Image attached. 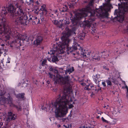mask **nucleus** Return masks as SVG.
<instances>
[{
  "instance_id": "47",
  "label": "nucleus",
  "mask_w": 128,
  "mask_h": 128,
  "mask_svg": "<svg viewBox=\"0 0 128 128\" xmlns=\"http://www.w3.org/2000/svg\"><path fill=\"white\" fill-rule=\"evenodd\" d=\"M57 126L58 128H59L60 127V124H59L58 125H57Z\"/></svg>"
},
{
  "instance_id": "40",
  "label": "nucleus",
  "mask_w": 128,
  "mask_h": 128,
  "mask_svg": "<svg viewBox=\"0 0 128 128\" xmlns=\"http://www.w3.org/2000/svg\"><path fill=\"white\" fill-rule=\"evenodd\" d=\"M59 23V22L57 20H55V21H54V24H55L58 25V24Z\"/></svg>"
},
{
  "instance_id": "20",
  "label": "nucleus",
  "mask_w": 128,
  "mask_h": 128,
  "mask_svg": "<svg viewBox=\"0 0 128 128\" xmlns=\"http://www.w3.org/2000/svg\"><path fill=\"white\" fill-rule=\"evenodd\" d=\"M76 2L74 1H72L69 3H68V5L70 8H73L76 4Z\"/></svg>"
},
{
  "instance_id": "59",
  "label": "nucleus",
  "mask_w": 128,
  "mask_h": 128,
  "mask_svg": "<svg viewBox=\"0 0 128 128\" xmlns=\"http://www.w3.org/2000/svg\"><path fill=\"white\" fill-rule=\"evenodd\" d=\"M42 49H43H43H44V47H42Z\"/></svg>"
},
{
  "instance_id": "62",
  "label": "nucleus",
  "mask_w": 128,
  "mask_h": 128,
  "mask_svg": "<svg viewBox=\"0 0 128 128\" xmlns=\"http://www.w3.org/2000/svg\"><path fill=\"white\" fill-rule=\"evenodd\" d=\"M42 110L44 109V108H42Z\"/></svg>"
},
{
  "instance_id": "5",
  "label": "nucleus",
  "mask_w": 128,
  "mask_h": 128,
  "mask_svg": "<svg viewBox=\"0 0 128 128\" xmlns=\"http://www.w3.org/2000/svg\"><path fill=\"white\" fill-rule=\"evenodd\" d=\"M80 52L81 54L82 55L84 58L91 57L92 54H93L91 52H84L83 51L82 48L80 46V45L77 43L73 45L72 47H70L67 50V54H71L75 58H77V56L79 54Z\"/></svg>"
},
{
  "instance_id": "25",
  "label": "nucleus",
  "mask_w": 128,
  "mask_h": 128,
  "mask_svg": "<svg viewBox=\"0 0 128 128\" xmlns=\"http://www.w3.org/2000/svg\"><path fill=\"white\" fill-rule=\"evenodd\" d=\"M49 68L50 70L52 72H54L55 73H56L58 72V70L54 68L52 66H50L49 67Z\"/></svg>"
},
{
  "instance_id": "58",
  "label": "nucleus",
  "mask_w": 128,
  "mask_h": 128,
  "mask_svg": "<svg viewBox=\"0 0 128 128\" xmlns=\"http://www.w3.org/2000/svg\"><path fill=\"white\" fill-rule=\"evenodd\" d=\"M127 31L128 32V26L127 27Z\"/></svg>"
},
{
  "instance_id": "41",
  "label": "nucleus",
  "mask_w": 128,
  "mask_h": 128,
  "mask_svg": "<svg viewBox=\"0 0 128 128\" xmlns=\"http://www.w3.org/2000/svg\"><path fill=\"white\" fill-rule=\"evenodd\" d=\"M7 60H8V62H7L6 63H10V58H8L7 59Z\"/></svg>"
},
{
  "instance_id": "31",
  "label": "nucleus",
  "mask_w": 128,
  "mask_h": 128,
  "mask_svg": "<svg viewBox=\"0 0 128 128\" xmlns=\"http://www.w3.org/2000/svg\"><path fill=\"white\" fill-rule=\"evenodd\" d=\"M64 115V116L61 118V119H59L58 118H57L56 117V114H55V117L56 118H57L58 120H62V122H65V120H66V118H63L64 116L65 115Z\"/></svg>"
},
{
  "instance_id": "43",
  "label": "nucleus",
  "mask_w": 128,
  "mask_h": 128,
  "mask_svg": "<svg viewBox=\"0 0 128 128\" xmlns=\"http://www.w3.org/2000/svg\"><path fill=\"white\" fill-rule=\"evenodd\" d=\"M81 84L82 86H84L86 84L85 83L83 82H82Z\"/></svg>"
},
{
  "instance_id": "29",
  "label": "nucleus",
  "mask_w": 128,
  "mask_h": 128,
  "mask_svg": "<svg viewBox=\"0 0 128 128\" xmlns=\"http://www.w3.org/2000/svg\"><path fill=\"white\" fill-rule=\"evenodd\" d=\"M32 21L33 22H36L38 21V19L37 17L36 16H32Z\"/></svg>"
},
{
  "instance_id": "19",
  "label": "nucleus",
  "mask_w": 128,
  "mask_h": 128,
  "mask_svg": "<svg viewBox=\"0 0 128 128\" xmlns=\"http://www.w3.org/2000/svg\"><path fill=\"white\" fill-rule=\"evenodd\" d=\"M44 16V15L43 14L42 15H41L40 18L38 19L37 24L39 23L40 24L44 21L45 18Z\"/></svg>"
},
{
  "instance_id": "2",
  "label": "nucleus",
  "mask_w": 128,
  "mask_h": 128,
  "mask_svg": "<svg viewBox=\"0 0 128 128\" xmlns=\"http://www.w3.org/2000/svg\"><path fill=\"white\" fill-rule=\"evenodd\" d=\"M94 1V0H91L88 4L84 9V12L81 13L82 14L86 15L84 16L85 18L83 22L80 25L81 27L90 28L92 22L95 20L94 16L96 12L90 7L93 5Z\"/></svg>"
},
{
  "instance_id": "27",
  "label": "nucleus",
  "mask_w": 128,
  "mask_h": 128,
  "mask_svg": "<svg viewBox=\"0 0 128 128\" xmlns=\"http://www.w3.org/2000/svg\"><path fill=\"white\" fill-rule=\"evenodd\" d=\"M103 54V55H104L105 56H108L109 54V51L106 50V51H104V52H102Z\"/></svg>"
},
{
  "instance_id": "55",
  "label": "nucleus",
  "mask_w": 128,
  "mask_h": 128,
  "mask_svg": "<svg viewBox=\"0 0 128 128\" xmlns=\"http://www.w3.org/2000/svg\"><path fill=\"white\" fill-rule=\"evenodd\" d=\"M1 45H2V46H4V44H2Z\"/></svg>"
},
{
  "instance_id": "36",
  "label": "nucleus",
  "mask_w": 128,
  "mask_h": 128,
  "mask_svg": "<svg viewBox=\"0 0 128 128\" xmlns=\"http://www.w3.org/2000/svg\"><path fill=\"white\" fill-rule=\"evenodd\" d=\"M48 75L49 76V77L50 78H52L53 77V74H52L50 72H49L48 74Z\"/></svg>"
},
{
  "instance_id": "8",
  "label": "nucleus",
  "mask_w": 128,
  "mask_h": 128,
  "mask_svg": "<svg viewBox=\"0 0 128 128\" xmlns=\"http://www.w3.org/2000/svg\"><path fill=\"white\" fill-rule=\"evenodd\" d=\"M2 86L0 85V89L1 88V87ZM5 94V92H2V90L0 89V102L2 101L4 104H12L13 106L15 108L18 110V111H21L22 110V107L20 106H18L14 104H12V99L10 97V95L9 93L8 94V97L7 98H6L4 97V95Z\"/></svg>"
},
{
  "instance_id": "33",
  "label": "nucleus",
  "mask_w": 128,
  "mask_h": 128,
  "mask_svg": "<svg viewBox=\"0 0 128 128\" xmlns=\"http://www.w3.org/2000/svg\"><path fill=\"white\" fill-rule=\"evenodd\" d=\"M125 88L127 89V92L126 93V97L127 98V99L128 100V88L127 85L125 86Z\"/></svg>"
},
{
  "instance_id": "64",
  "label": "nucleus",
  "mask_w": 128,
  "mask_h": 128,
  "mask_svg": "<svg viewBox=\"0 0 128 128\" xmlns=\"http://www.w3.org/2000/svg\"><path fill=\"white\" fill-rule=\"evenodd\" d=\"M104 108H105V106H104Z\"/></svg>"
},
{
  "instance_id": "26",
  "label": "nucleus",
  "mask_w": 128,
  "mask_h": 128,
  "mask_svg": "<svg viewBox=\"0 0 128 128\" xmlns=\"http://www.w3.org/2000/svg\"><path fill=\"white\" fill-rule=\"evenodd\" d=\"M70 22L69 19L66 18L65 19H63V24H70Z\"/></svg>"
},
{
  "instance_id": "51",
  "label": "nucleus",
  "mask_w": 128,
  "mask_h": 128,
  "mask_svg": "<svg viewBox=\"0 0 128 128\" xmlns=\"http://www.w3.org/2000/svg\"><path fill=\"white\" fill-rule=\"evenodd\" d=\"M72 115L71 114H70L68 115L69 116H70V117H71L72 116Z\"/></svg>"
},
{
  "instance_id": "60",
  "label": "nucleus",
  "mask_w": 128,
  "mask_h": 128,
  "mask_svg": "<svg viewBox=\"0 0 128 128\" xmlns=\"http://www.w3.org/2000/svg\"><path fill=\"white\" fill-rule=\"evenodd\" d=\"M124 84H126V83H125V82H124Z\"/></svg>"
},
{
  "instance_id": "28",
  "label": "nucleus",
  "mask_w": 128,
  "mask_h": 128,
  "mask_svg": "<svg viewBox=\"0 0 128 128\" xmlns=\"http://www.w3.org/2000/svg\"><path fill=\"white\" fill-rule=\"evenodd\" d=\"M87 86L88 87L90 88V90L92 89V88H93L94 87V86L93 84L92 83H90L89 84L87 85Z\"/></svg>"
},
{
  "instance_id": "54",
  "label": "nucleus",
  "mask_w": 128,
  "mask_h": 128,
  "mask_svg": "<svg viewBox=\"0 0 128 128\" xmlns=\"http://www.w3.org/2000/svg\"><path fill=\"white\" fill-rule=\"evenodd\" d=\"M3 124V123L2 122H1L0 123V124L1 126H2Z\"/></svg>"
},
{
  "instance_id": "15",
  "label": "nucleus",
  "mask_w": 128,
  "mask_h": 128,
  "mask_svg": "<svg viewBox=\"0 0 128 128\" xmlns=\"http://www.w3.org/2000/svg\"><path fill=\"white\" fill-rule=\"evenodd\" d=\"M91 57L92 58L93 60L95 62L99 61L100 60V56L96 54H92Z\"/></svg>"
},
{
  "instance_id": "1",
  "label": "nucleus",
  "mask_w": 128,
  "mask_h": 128,
  "mask_svg": "<svg viewBox=\"0 0 128 128\" xmlns=\"http://www.w3.org/2000/svg\"><path fill=\"white\" fill-rule=\"evenodd\" d=\"M69 97L67 94L64 92L58 95L55 101H52L50 104V109L53 110L55 109V113L56 117L60 119L68 112L67 105L69 106V108H71L74 107L73 104L74 102L71 100H70L67 99Z\"/></svg>"
},
{
  "instance_id": "44",
  "label": "nucleus",
  "mask_w": 128,
  "mask_h": 128,
  "mask_svg": "<svg viewBox=\"0 0 128 128\" xmlns=\"http://www.w3.org/2000/svg\"><path fill=\"white\" fill-rule=\"evenodd\" d=\"M63 20H60V22L61 23L62 22L63 23Z\"/></svg>"
},
{
  "instance_id": "57",
  "label": "nucleus",
  "mask_w": 128,
  "mask_h": 128,
  "mask_svg": "<svg viewBox=\"0 0 128 128\" xmlns=\"http://www.w3.org/2000/svg\"><path fill=\"white\" fill-rule=\"evenodd\" d=\"M95 89H94V88H93V89H92L94 90H96V87H95Z\"/></svg>"
},
{
  "instance_id": "56",
  "label": "nucleus",
  "mask_w": 128,
  "mask_h": 128,
  "mask_svg": "<svg viewBox=\"0 0 128 128\" xmlns=\"http://www.w3.org/2000/svg\"><path fill=\"white\" fill-rule=\"evenodd\" d=\"M26 81L27 82H28V79H26Z\"/></svg>"
},
{
  "instance_id": "37",
  "label": "nucleus",
  "mask_w": 128,
  "mask_h": 128,
  "mask_svg": "<svg viewBox=\"0 0 128 128\" xmlns=\"http://www.w3.org/2000/svg\"><path fill=\"white\" fill-rule=\"evenodd\" d=\"M84 89L85 90H90V88L88 87V86H87V85H86V87H85L84 88Z\"/></svg>"
},
{
  "instance_id": "34",
  "label": "nucleus",
  "mask_w": 128,
  "mask_h": 128,
  "mask_svg": "<svg viewBox=\"0 0 128 128\" xmlns=\"http://www.w3.org/2000/svg\"><path fill=\"white\" fill-rule=\"evenodd\" d=\"M106 82L108 85L109 86H111L112 85V83L110 81L108 80H106Z\"/></svg>"
},
{
  "instance_id": "18",
  "label": "nucleus",
  "mask_w": 128,
  "mask_h": 128,
  "mask_svg": "<svg viewBox=\"0 0 128 128\" xmlns=\"http://www.w3.org/2000/svg\"><path fill=\"white\" fill-rule=\"evenodd\" d=\"M74 70V69L73 67H72L71 68L66 69L65 72V74H66L68 73L70 74V73L72 72Z\"/></svg>"
},
{
  "instance_id": "12",
  "label": "nucleus",
  "mask_w": 128,
  "mask_h": 128,
  "mask_svg": "<svg viewBox=\"0 0 128 128\" xmlns=\"http://www.w3.org/2000/svg\"><path fill=\"white\" fill-rule=\"evenodd\" d=\"M43 38L41 36H38L34 42V44L36 46L40 45L43 40Z\"/></svg>"
},
{
  "instance_id": "61",
  "label": "nucleus",
  "mask_w": 128,
  "mask_h": 128,
  "mask_svg": "<svg viewBox=\"0 0 128 128\" xmlns=\"http://www.w3.org/2000/svg\"><path fill=\"white\" fill-rule=\"evenodd\" d=\"M28 115V114H26V116Z\"/></svg>"
},
{
  "instance_id": "10",
  "label": "nucleus",
  "mask_w": 128,
  "mask_h": 128,
  "mask_svg": "<svg viewBox=\"0 0 128 128\" xmlns=\"http://www.w3.org/2000/svg\"><path fill=\"white\" fill-rule=\"evenodd\" d=\"M70 76H67L64 77L61 76L58 78V81H56L55 83H60L61 84H63L65 86H69L70 85V83L71 82L70 80Z\"/></svg>"
},
{
  "instance_id": "11",
  "label": "nucleus",
  "mask_w": 128,
  "mask_h": 128,
  "mask_svg": "<svg viewBox=\"0 0 128 128\" xmlns=\"http://www.w3.org/2000/svg\"><path fill=\"white\" fill-rule=\"evenodd\" d=\"M7 118L6 121L8 122H10V121L14 120L16 118V116L15 114H13L11 112H8Z\"/></svg>"
},
{
  "instance_id": "6",
  "label": "nucleus",
  "mask_w": 128,
  "mask_h": 128,
  "mask_svg": "<svg viewBox=\"0 0 128 128\" xmlns=\"http://www.w3.org/2000/svg\"><path fill=\"white\" fill-rule=\"evenodd\" d=\"M15 6L18 8V10L16 12L14 15L12 16L14 17V22L16 25H20L24 24V21L27 20L28 17L24 12V10L21 6L18 5V3L16 2Z\"/></svg>"
},
{
  "instance_id": "3",
  "label": "nucleus",
  "mask_w": 128,
  "mask_h": 128,
  "mask_svg": "<svg viewBox=\"0 0 128 128\" xmlns=\"http://www.w3.org/2000/svg\"><path fill=\"white\" fill-rule=\"evenodd\" d=\"M85 14H82L80 13L77 12L74 16H71L70 18L72 25L74 26L70 30H69L63 34L62 36L61 39L62 40V42L65 41V43H66L67 40H68V43L70 41L69 37L71 35L72 32H74L76 30V26L78 22V20L81 19L84 16H85Z\"/></svg>"
},
{
  "instance_id": "39",
  "label": "nucleus",
  "mask_w": 128,
  "mask_h": 128,
  "mask_svg": "<svg viewBox=\"0 0 128 128\" xmlns=\"http://www.w3.org/2000/svg\"><path fill=\"white\" fill-rule=\"evenodd\" d=\"M102 84L103 86L104 87H105L106 86V83L104 82H102Z\"/></svg>"
},
{
  "instance_id": "53",
  "label": "nucleus",
  "mask_w": 128,
  "mask_h": 128,
  "mask_svg": "<svg viewBox=\"0 0 128 128\" xmlns=\"http://www.w3.org/2000/svg\"><path fill=\"white\" fill-rule=\"evenodd\" d=\"M100 118V116H97L96 117V118Z\"/></svg>"
},
{
  "instance_id": "46",
  "label": "nucleus",
  "mask_w": 128,
  "mask_h": 128,
  "mask_svg": "<svg viewBox=\"0 0 128 128\" xmlns=\"http://www.w3.org/2000/svg\"><path fill=\"white\" fill-rule=\"evenodd\" d=\"M83 128H90L89 127H88V126H86V128L85 127V126H83Z\"/></svg>"
},
{
  "instance_id": "16",
  "label": "nucleus",
  "mask_w": 128,
  "mask_h": 128,
  "mask_svg": "<svg viewBox=\"0 0 128 128\" xmlns=\"http://www.w3.org/2000/svg\"><path fill=\"white\" fill-rule=\"evenodd\" d=\"M25 94L24 93H19L16 96V97L18 99H22L24 100V99Z\"/></svg>"
},
{
  "instance_id": "7",
  "label": "nucleus",
  "mask_w": 128,
  "mask_h": 128,
  "mask_svg": "<svg viewBox=\"0 0 128 128\" xmlns=\"http://www.w3.org/2000/svg\"><path fill=\"white\" fill-rule=\"evenodd\" d=\"M0 30L4 32L6 40H9L10 36L15 34L14 28H11L8 26L5 18H0Z\"/></svg>"
},
{
  "instance_id": "49",
  "label": "nucleus",
  "mask_w": 128,
  "mask_h": 128,
  "mask_svg": "<svg viewBox=\"0 0 128 128\" xmlns=\"http://www.w3.org/2000/svg\"><path fill=\"white\" fill-rule=\"evenodd\" d=\"M63 24L62 23V24H61L60 25V26L61 27H62L63 26Z\"/></svg>"
},
{
  "instance_id": "32",
  "label": "nucleus",
  "mask_w": 128,
  "mask_h": 128,
  "mask_svg": "<svg viewBox=\"0 0 128 128\" xmlns=\"http://www.w3.org/2000/svg\"><path fill=\"white\" fill-rule=\"evenodd\" d=\"M28 85V83H26L25 81H24L22 83V87H25L27 86Z\"/></svg>"
},
{
  "instance_id": "13",
  "label": "nucleus",
  "mask_w": 128,
  "mask_h": 128,
  "mask_svg": "<svg viewBox=\"0 0 128 128\" xmlns=\"http://www.w3.org/2000/svg\"><path fill=\"white\" fill-rule=\"evenodd\" d=\"M46 5L45 4H43L41 6V8H40V10L42 11V13L44 15L47 16L48 15V11L46 8Z\"/></svg>"
},
{
  "instance_id": "45",
  "label": "nucleus",
  "mask_w": 128,
  "mask_h": 128,
  "mask_svg": "<svg viewBox=\"0 0 128 128\" xmlns=\"http://www.w3.org/2000/svg\"><path fill=\"white\" fill-rule=\"evenodd\" d=\"M47 83L49 84L50 83V81L49 80H48L47 82Z\"/></svg>"
},
{
  "instance_id": "24",
  "label": "nucleus",
  "mask_w": 128,
  "mask_h": 128,
  "mask_svg": "<svg viewBox=\"0 0 128 128\" xmlns=\"http://www.w3.org/2000/svg\"><path fill=\"white\" fill-rule=\"evenodd\" d=\"M35 4L36 6L39 7L42 4L41 0H38L35 2Z\"/></svg>"
},
{
  "instance_id": "30",
  "label": "nucleus",
  "mask_w": 128,
  "mask_h": 128,
  "mask_svg": "<svg viewBox=\"0 0 128 128\" xmlns=\"http://www.w3.org/2000/svg\"><path fill=\"white\" fill-rule=\"evenodd\" d=\"M46 62L47 60H46L44 59V60L42 62L41 64L42 65L44 66H45L46 65Z\"/></svg>"
},
{
  "instance_id": "63",
  "label": "nucleus",
  "mask_w": 128,
  "mask_h": 128,
  "mask_svg": "<svg viewBox=\"0 0 128 128\" xmlns=\"http://www.w3.org/2000/svg\"><path fill=\"white\" fill-rule=\"evenodd\" d=\"M98 87H100L99 86V85L98 86Z\"/></svg>"
},
{
  "instance_id": "48",
  "label": "nucleus",
  "mask_w": 128,
  "mask_h": 128,
  "mask_svg": "<svg viewBox=\"0 0 128 128\" xmlns=\"http://www.w3.org/2000/svg\"><path fill=\"white\" fill-rule=\"evenodd\" d=\"M51 58H48V60L49 61H50L51 60Z\"/></svg>"
},
{
  "instance_id": "50",
  "label": "nucleus",
  "mask_w": 128,
  "mask_h": 128,
  "mask_svg": "<svg viewBox=\"0 0 128 128\" xmlns=\"http://www.w3.org/2000/svg\"><path fill=\"white\" fill-rule=\"evenodd\" d=\"M101 88H101V87H100V88H99L98 89V90H101Z\"/></svg>"
},
{
  "instance_id": "4",
  "label": "nucleus",
  "mask_w": 128,
  "mask_h": 128,
  "mask_svg": "<svg viewBox=\"0 0 128 128\" xmlns=\"http://www.w3.org/2000/svg\"><path fill=\"white\" fill-rule=\"evenodd\" d=\"M68 40L65 43V41L62 42L57 43L56 45H54L53 48L50 50L48 53L52 54V61L53 62H55L58 61L57 57L58 54H62L65 52V50L66 49V51L68 48L69 47L68 46Z\"/></svg>"
},
{
  "instance_id": "52",
  "label": "nucleus",
  "mask_w": 128,
  "mask_h": 128,
  "mask_svg": "<svg viewBox=\"0 0 128 128\" xmlns=\"http://www.w3.org/2000/svg\"><path fill=\"white\" fill-rule=\"evenodd\" d=\"M84 81V79H82V80H81L80 82H83Z\"/></svg>"
},
{
  "instance_id": "23",
  "label": "nucleus",
  "mask_w": 128,
  "mask_h": 128,
  "mask_svg": "<svg viewBox=\"0 0 128 128\" xmlns=\"http://www.w3.org/2000/svg\"><path fill=\"white\" fill-rule=\"evenodd\" d=\"M85 33L84 32L80 33L79 35L78 36V38L81 40H83L85 37Z\"/></svg>"
},
{
  "instance_id": "9",
  "label": "nucleus",
  "mask_w": 128,
  "mask_h": 128,
  "mask_svg": "<svg viewBox=\"0 0 128 128\" xmlns=\"http://www.w3.org/2000/svg\"><path fill=\"white\" fill-rule=\"evenodd\" d=\"M16 8L12 4H10L8 7L6 8L5 6L2 7L1 14L3 16H4L7 14L8 12L11 14V16H12L14 15V14L17 11H16Z\"/></svg>"
},
{
  "instance_id": "38",
  "label": "nucleus",
  "mask_w": 128,
  "mask_h": 128,
  "mask_svg": "<svg viewBox=\"0 0 128 128\" xmlns=\"http://www.w3.org/2000/svg\"><path fill=\"white\" fill-rule=\"evenodd\" d=\"M104 69L106 70H109V68L107 67L106 66H103Z\"/></svg>"
},
{
  "instance_id": "21",
  "label": "nucleus",
  "mask_w": 128,
  "mask_h": 128,
  "mask_svg": "<svg viewBox=\"0 0 128 128\" xmlns=\"http://www.w3.org/2000/svg\"><path fill=\"white\" fill-rule=\"evenodd\" d=\"M68 9L66 5L64 6L62 8L60 9V10L61 12H64L67 11Z\"/></svg>"
},
{
  "instance_id": "35",
  "label": "nucleus",
  "mask_w": 128,
  "mask_h": 128,
  "mask_svg": "<svg viewBox=\"0 0 128 128\" xmlns=\"http://www.w3.org/2000/svg\"><path fill=\"white\" fill-rule=\"evenodd\" d=\"M102 119L103 122H104L107 123H108V121L105 120L103 117H102Z\"/></svg>"
},
{
  "instance_id": "14",
  "label": "nucleus",
  "mask_w": 128,
  "mask_h": 128,
  "mask_svg": "<svg viewBox=\"0 0 128 128\" xmlns=\"http://www.w3.org/2000/svg\"><path fill=\"white\" fill-rule=\"evenodd\" d=\"M25 39L23 38H21L20 39H19V38L18 37V40H17V42H16L18 43V46L16 47L17 49H18L20 50V46H21V44L20 43V41L22 40L23 41L24 40H25Z\"/></svg>"
},
{
  "instance_id": "42",
  "label": "nucleus",
  "mask_w": 128,
  "mask_h": 128,
  "mask_svg": "<svg viewBox=\"0 0 128 128\" xmlns=\"http://www.w3.org/2000/svg\"><path fill=\"white\" fill-rule=\"evenodd\" d=\"M32 20V18L31 17H30V18L28 20V21L29 22H30L31 20Z\"/></svg>"
},
{
  "instance_id": "17",
  "label": "nucleus",
  "mask_w": 128,
  "mask_h": 128,
  "mask_svg": "<svg viewBox=\"0 0 128 128\" xmlns=\"http://www.w3.org/2000/svg\"><path fill=\"white\" fill-rule=\"evenodd\" d=\"M98 75L97 74H96L95 75H94L92 78L94 80L96 84H98L100 82V81L98 80L99 78L98 77Z\"/></svg>"
},
{
  "instance_id": "22",
  "label": "nucleus",
  "mask_w": 128,
  "mask_h": 128,
  "mask_svg": "<svg viewBox=\"0 0 128 128\" xmlns=\"http://www.w3.org/2000/svg\"><path fill=\"white\" fill-rule=\"evenodd\" d=\"M34 2V0H26V3L28 5H33Z\"/></svg>"
}]
</instances>
